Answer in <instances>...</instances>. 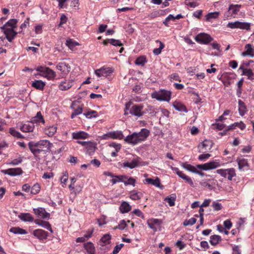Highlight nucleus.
Masks as SVG:
<instances>
[{
  "instance_id": "57",
  "label": "nucleus",
  "mask_w": 254,
  "mask_h": 254,
  "mask_svg": "<svg viewBox=\"0 0 254 254\" xmlns=\"http://www.w3.org/2000/svg\"><path fill=\"white\" fill-rule=\"evenodd\" d=\"M211 156L209 153L202 154L198 156V159L201 161H205Z\"/></svg>"
},
{
  "instance_id": "40",
  "label": "nucleus",
  "mask_w": 254,
  "mask_h": 254,
  "mask_svg": "<svg viewBox=\"0 0 254 254\" xmlns=\"http://www.w3.org/2000/svg\"><path fill=\"white\" fill-rule=\"evenodd\" d=\"M176 196L175 194H172L171 195L166 197L164 200L167 201L170 206H173L175 204V200Z\"/></svg>"
},
{
  "instance_id": "54",
  "label": "nucleus",
  "mask_w": 254,
  "mask_h": 254,
  "mask_svg": "<svg viewBox=\"0 0 254 254\" xmlns=\"http://www.w3.org/2000/svg\"><path fill=\"white\" fill-rule=\"evenodd\" d=\"M109 43L114 46H122L123 44L121 41L115 39H110Z\"/></svg>"
},
{
  "instance_id": "21",
  "label": "nucleus",
  "mask_w": 254,
  "mask_h": 254,
  "mask_svg": "<svg viewBox=\"0 0 254 254\" xmlns=\"http://www.w3.org/2000/svg\"><path fill=\"white\" fill-rule=\"evenodd\" d=\"M144 184H150L161 190L163 189V186L161 185L160 180L158 177H156L154 179L152 178H147L143 181Z\"/></svg>"
},
{
  "instance_id": "12",
  "label": "nucleus",
  "mask_w": 254,
  "mask_h": 254,
  "mask_svg": "<svg viewBox=\"0 0 254 254\" xmlns=\"http://www.w3.org/2000/svg\"><path fill=\"white\" fill-rule=\"evenodd\" d=\"M194 39L197 43L204 44H207L213 40V38L209 35L204 33L197 34Z\"/></svg>"
},
{
  "instance_id": "30",
  "label": "nucleus",
  "mask_w": 254,
  "mask_h": 254,
  "mask_svg": "<svg viewBox=\"0 0 254 254\" xmlns=\"http://www.w3.org/2000/svg\"><path fill=\"white\" fill-rule=\"evenodd\" d=\"M109 146L115 149L114 151L111 153V156L113 157H116L117 156V152H118L121 150V144L116 142H112L109 144Z\"/></svg>"
},
{
  "instance_id": "16",
  "label": "nucleus",
  "mask_w": 254,
  "mask_h": 254,
  "mask_svg": "<svg viewBox=\"0 0 254 254\" xmlns=\"http://www.w3.org/2000/svg\"><path fill=\"white\" fill-rule=\"evenodd\" d=\"M33 211L36 215L40 219H47L50 217V214L42 207L34 208Z\"/></svg>"
},
{
  "instance_id": "56",
  "label": "nucleus",
  "mask_w": 254,
  "mask_h": 254,
  "mask_svg": "<svg viewBox=\"0 0 254 254\" xmlns=\"http://www.w3.org/2000/svg\"><path fill=\"white\" fill-rule=\"evenodd\" d=\"M196 220L194 218H191L189 220H186L184 222V226L192 225L196 223Z\"/></svg>"
},
{
  "instance_id": "41",
  "label": "nucleus",
  "mask_w": 254,
  "mask_h": 254,
  "mask_svg": "<svg viewBox=\"0 0 254 254\" xmlns=\"http://www.w3.org/2000/svg\"><path fill=\"white\" fill-rule=\"evenodd\" d=\"M9 231L15 234H26L27 233L25 230L19 227H12Z\"/></svg>"
},
{
  "instance_id": "36",
  "label": "nucleus",
  "mask_w": 254,
  "mask_h": 254,
  "mask_svg": "<svg viewBox=\"0 0 254 254\" xmlns=\"http://www.w3.org/2000/svg\"><path fill=\"white\" fill-rule=\"evenodd\" d=\"M3 33L5 35L7 40L9 42H11L17 34V33L14 30L4 31V32Z\"/></svg>"
},
{
  "instance_id": "43",
  "label": "nucleus",
  "mask_w": 254,
  "mask_h": 254,
  "mask_svg": "<svg viewBox=\"0 0 254 254\" xmlns=\"http://www.w3.org/2000/svg\"><path fill=\"white\" fill-rule=\"evenodd\" d=\"M220 14L218 11L213 12H209L206 15V20L208 21H210L212 19L217 18Z\"/></svg>"
},
{
  "instance_id": "50",
  "label": "nucleus",
  "mask_w": 254,
  "mask_h": 254,
  "mask_svg": "<svg viewBox=\"0 0 254 254\" xmlns=\"http://www.w3.org/2000/svg\"><path fill=\"white\" fill-rule=\"evenodd\" d=\"M156 42H159L160 46L159 48L154 49L153 51V53L155 55L157 56L161 53L162 50L164 48V45L162 42L159 40H157Z\"/></svg>"
},
{
  "instance_id": "8",
  "label": "nucleus",
  "mask_w": 254,
  "mask_h": 254,
  "mask_svg": "<svg viewBox=\"0 0 254 254\" xmlns=\"http://www.w3.org/2000/svg\"><path fill=\"white\" fill-rule=\"evenodd\" d=\"M123 138L124 135L123 132L121 130L109 131L102 136V138L103 139H108L111 138L121 140L123 139Z\"/></svg>"
},
{
  "instance_id": "61",
  "label": "nucleus",
  "mask_w": 254,
  "mask_h": 254,
  "mask_svg": "<svg viewBox=\"0 0 254 254\" xmlns=\"http://www.w3.org/2000/svg\"><path fill=\"white\" fill-rule=\"evenodd\" d=\"M234 124L235 128L238 127L241 130H243L246 128V125L242 121L240 122H236Z\"/></svg>"
},
{
  "instance_id": "60",
  "label": "nucleus",
  "mask_w": 254,
  "mask_h": 254,
  "mask_svg": "<svg viewBox=\"0 0 254 254\" xmlns=\"http://www.w3.org/2000/svg\"><path fill=\"white\" fill-rule=\"evenodd\" d=\"M212 206L213 208L216 211L220 210L222 208L221 203L217 201H213L212 203Z\"/></svg>"
},
{
  "instance_id": "37",
  "label": "nucleus",
  "mask_w": 254,
  "mask_h": 254,
  "mask_svg": "<svg viewBox=\"0 0 254 254\" xmlns=\"http://www.w3.org/2000/svg\"><path fill=\"white\" fill-rule=\"evenodd\" d=\"M45 85V83L40 80H35L32 83V87L39 90H43Z\"/></svg>"
},
{
  "instance_id": "45",
  "label": "nucleus",
  "mask_w": 254,
  "mask_h": 254,
  "mask_svg": "<svg viewBox=\"0 0 254 254\" xmlns=\"http://www.w3.org/2000/svg\"><path fill=\"white\" fill-rule=\"evenodd\" d=\"M9 132L12 136L17 138H22L24 137L19 132L16 130L13 127L9 128Z\"/></svg>"
},
{
  "instance_id": "62",
  "label": "nucleus",
  "mask_w": 254,
  "mask_h": 254,
  "mask_svg": "<svg viewBox=\"0 0 254 254\" xmlns=\"http://www.w3.org/2000/svg\"><path fill=\"white\" fill-rule=\"evenodd\" d=\"M124 246V244H120L119 245H116L113 250V254H118L119 252V251L121 250V249Z\"/></svg>"
},
{
  "instance_id": "18",
  "label": "nucleus",
  "mask_w": 254,
  "mask_h": 254,
  "mask_svg": "<svg viewBox=\"0 0 254 254\" xmlns=\"http://www.w3.org/2000/svg\"><path fill=\"white\" fill-rule=\"evenodd\" d=\"M245 51L241 53V56L244 57H254V47L252 44H246L245 46Z\"/></svg>"
},
{
  "instance_id": "44",
  "label": "nucleus",
  "mask_w": 254,
  "mask_h": 254,
  "mask_svg": "<svg viewBox=\"0 0 254 254\" xmlns=\"http://www.w3.org/2000/svg\"><path fill=\"white\" fill-rule=\"evenodd\" d=\"M111 236L109 234L104 235L101 239L100 242L102 246H105L110 243Z\"/></svg>"
},
{
  "instance_id": "31",
  "label": "nucleus",
  "mask_w": 254,
  "mask_h": 254,
  "mask_svg": "<svg viewBox=\"0 0 254 254\" xmlns=\"http://www.w3.org/2000/svg\"><path fill=\"white\" fill-rule=\"evenodd\" d=\"M148 227L155 231H157L156 225H159V220L158 219L152 218L147 221Z\"/></svg>"
},
{
  "instance_id": "32",
  "label": "nucleus",
  "mask_w": 254,
  "mask_h": 254,
  "mask_svg": "<svg viewBox=\"0 0 254 254\" xmlns=\"http://www.w3.org/2000/svg\"><path fill=\"white\" fill-rule=\"evenodd\" d=\"M131 206L128 202L124 201L120 206V210L121 213H126L129 212L131 210Z\"/></svg>"
},
{
  "instance_id": "46",
  "label": "nucleus",
  "mask_w": 254,
  "mask_h": 254,
  "mask_svg": "<svg viewBox=\"0 0 254 254\" xmlns=\"http://www.w3.org/2000/svg\"><path fill=\"white\" fill-rule=\"evenodd\" d=\"M65 44L71 50H73L76 46L79 45L77 42L70 39L66 40Z\"/></svg>"
},
{
  "instance_id": "10",
  "label": "nucleus",
  "mask_w": 254,
  "mask_h": 254,
  "mask_svg": "<svg viewBox=\"0 0 254 254\" xmlns=\"http://www.w3.org/2000/svg\"><path fill=\"white\" fill-rule=\"evenodd\" d=\"M199 184L205 189L214 190L215 189V186L217 184V181L214 179H203L200 182Z\"/></svg>"
},
{
  "instance_id": "22",
  "label": "nucleus",
  "mask_w": 254,
  "mask_h": 254,
  "mask_svg": "<svg viewBox=\"0 0 254 254\" xmlns=\"http://www.w3.org/2000/svg\"><path fill=\"white\" fill-rule=\"evenodd\" d=\"M242 5L241 4H231L228 9V12L231 16L235 17V15L238 14L240 11Z\"/></svg>"
},
{
  "instance_id": "5",
  "label": "nucleus",
  "mask_w": 254,
  "mask_h": 254,
  "mask_svg": "<svg viewBox=\"0 0 254 254\" xmlns=\"http://www.w3.org/2000/svg\"><path fill=\"white\" fill-rule=\"evenodd\" d=\"M113 184H115L118 182L123 183L125 186L131 185L133 187L135 186L136 180L131 177H128L126 175L115 176L111 180Z\"/></svg>"
},
{
  "instance_id": "1",
  "label": "nucleus",
  "mask_w": 254,
  "mask_h": 254,
  "mask_svg": "<svg viewBox=\"0 0 254 254\" xmlns=\"http://www.w3.org/2000/svg\"><path fill=\"white\" fill-rule=\"evenodd\" d=\"M29 149L33 155L40 158L42 155L49 152L53 146L48 140H41L37 142H30L28 144Z\"/></svg>"
},
{
  "instance_id": "52",
  "label": "nucleus",
  "mask_w": 254,
  "mask_h": 254,
  "mask_svg": "<svg viewBox=\"0 0 254 254\" xmlns=\"http://www.w3.org/2000/svg\"><path fill=\"white\" fill-rule=\"evenodd\" d=\"M88 151L94 152L95 150V143L93 142L88 141V143L85 147Z\"/></svg>"
},
{
  "instance_id": "6",
  "label": "nucleus",
  "mask_w": 254,
  "mask_h": 254,
  "mask_svg": "<svg viewBox=\"0 0 254 254\" xmlns=\"http://www.w3.org/2000/svg\"><path fill=\"white\" fill-rule=\"evenodd\" d=\"M35 70L40 72L41 75L49 80H53L56 76V73L55 71L46 66H40L36 67Z\"/></svg>"
},
{
  "instance_id": "24",
  "label": "nucleus",
  "mask_w": 254,
  "mask_h": 254,
  "mask_svg": "<svg viewBox=\"0 0 254 254\" xmlns=\"http://www.w3.org/2000/svg\"><path fill=\"white\" fill-rule=\"evenodd\" d=\"M33 235L40 240H45L47 238L48 233L42 229H37L33 231Z\"/></svg>"
},
{
  "instance_id": "14",
  "label": "nucleus",
  "mask_w": 254,
  "mask_h": 254,
  "mask_svg": "<svg viewBox=\"0 0 254 254\" xmlns=\"http://www.w3.org/2000/svg\"><path fill=\"white\" fill-rule=\"evenodd\" d=\"M141 162V158L138 156L134 157L130 162H124L123 164L124 168H128L129 169H133L138 167Z\"/></svg>"
},
{
  "instance_id": "26",
  "label": "nucleus",
  "mask_w": 254,
  "mask_h": 254,
  "mask_svg": "<svg viewBox=\"0 0 254 254\" xmlns=\"http://www.w3.org/2000/svg\"><path fill=\"white\" fill-rule=\"evenodd\" d=\"M72 86V81L71 80H64L59 85L61 90L64 91L69 89Z\"/></svg>"
},
{
  "instance_id": "28",
  "label": "nucleus",
  "mask_w": 254,
  "mask_h": 254,
  "mask_svg": "<svg viewBox=\"0 0 254 254\" xmlns=\"http://www.w3.org/2000/svg\"><path fill=\"white\" fill-rule=\"evenodd\" d=\"M143 193L136 190H133L129 192V197L133 200L140 199L143 197Z\"/></svg>"
},
{
  "instance_id": "38",
  "label": "nucleus",
  "mask_w": 254,
  "mask_h": 254,
  "mask_svg": "<svg viewBox=\"0 0 254 254\" xmlns=\"http://www.w3.org/2000/svg\"><path fill=\"white\" fill-rule=\"evenodd\" d=\"M19 218L23 221L32 222L33 218L30 213H21L19 215Z\"/></svg>"
},
{
  "instance_id": "59",
  "label": "nucleus",
  "mask_w": 254,
  "mask_h": 254,
  "mask_svg": "<svg viewBox=\"0 0 254 254\" xmlns=\"http://www.w3.org/2000/svg\"><path fill=\"white\" fill-rule=\"evenodd\" d=\"M68 175L67 172H65L64 173L63 175L61 178V183L64 184V185H65L68 180Z\"/></svg>"
},
{
  "instance_id": "33",
  "label": "nucleus",
  "mask_w": 254,
  "mask_h": 254,
  "mask_svg": "<svg viewBox=\"0 0 254 254\" xmlns=\"http://www.w3.org/2000/svg\"><path fill=\"white\" fill-rule=\"evenodd\" d=\"M35 223L53 233V230L50 224L47 221L36 220Z\"/></svg>"
},
{
  "instance_id": "2",
  "label": "nucleus",
  "mask_w": 254,
  "mask_h": 254,
  "mask_svg": "<svg viewBox=\"0 0 254 254\" xmlns=\"http://www.w3.org/2000/svg\"><path fill=\"white\" fill-rule=\"evenodd\" d=\"M150 131L147 128H141L139 132H133L127 136L124 141L127 143L135 145L144 141L149 136Z\"/></svg>"
},
{
  "instance_id": "64",
  "label": "nucleus",
  "mask_w": 254,
  "mask_h": 254,
  "mask_svg": "<svg viewBox=\"0 0 254 254\" xmlns=\"http://www.w3.org/2000/svg\"><path fill=\"white\" fill-rule=\"evenodd\" d=\"M22 159L20 157L17 159H13L8 163V164L12 165H17L22 162Z\"/></svg>"
},
{
  "instance_id": "34",
  "label": "nucleus",
  "mask_w": 254,
  "mask_h": 254,
  "mask_svg": "<svg viewBox=\"0 0 254 254\" xmlns=\"http://www.w3.org/2000/svg\"><path fill=\"white\" fill-rule=\"evenodd\" d=\"M237 162L239 169L241 171H244L249 167L248 161L245 159H238Z\"/></svg>"
},
{
  "instance_id": "29",
  "label": "nucleus",
  "mask_w": 254,
  "mask_h": 254,
  "mask_svg": "<svg viewBox=\"0 0 254 254\" xmlns=\"http://www.w3.org/2000/svg\"><path fill=\"white\" fill-rule=\"evenodd\" d=\"M239 113L241 116H244L247 112V107L244 102L241 100H238Z\"/></svg>"
},
{
  "instance_id": "49",
  "label": "nucleus",
  "mask_w": 254,
  "mask_h": 254,
  "mask_svg": "<svg viewBox=\"0 0 254 254\" xmlns=\"http://www.w3.org/2000/svg\"><path fill=\"white\" fill-rule=\"evenodd\" d=\"M147 62L146 58L144 56H141L137 58L135 61V64L138 65H144Z\"/></svg>"
},
{
  "instance_id": "3",
  "label": "nucleus",
  "mask_w": 254,
  "mask_h": 254,
  "mask_svg": "<svg viewBox=\"0 0 254 254\" xmlns=\"http://www.w3.org/2000/svg\"><path fill=\"white\" fill-rule=\"evenodd\" d=\"M182 166L186 170L195 173L197 169L201 170H213L220 166V164L216 160L208 162L201 164H198L195 166H192L188 163H182Z\"/></svg>"
},
{
  "instance_id": "20",
  "label": "nucleus",
  "mask_w": 254,
  "mask_h": 254,
  "mask_svg": "<svg viewBox=\"0 0 254 254\" xmlns=\"http://www.w3.org/2000/svg\"><path fill=\"white\" fill-rule=\"evenodd\" d=\"M239 69L242 71V75L247 76L248 79L251 80L254 79V73L252 69L241 65Z\"/></svg>"
},
{
  "instance_id": "15",
  "label": "nucleus",
  "mask_w": 254,
  "mask_h": 254,
  "mask_svg": "<svg viewBox=\"0 0 254 254\" xmlns=\"http://www.w3.org/2000/svg\"><path fill=\"white\" fill-rule=\"evenodd\" d=\"M113 72V70L112 68L105 66L97 69L94 71L95 74L98 77H106L110 75Z\"/></svg>"
},
{
  "instance_id": "53",
  "label": "nucleus",
  "mask_w": 254,
  "mask_h": 254,
  "mask_svg": "<svg viewBox=\"0 0 254 254\" xmlns=\"http://www.w3.org/2000/svg\"><path fill=\"white\" fill-rule=\"evenodd\" d=\"M84 115L87 118H92L97 116V113L95 111H91L84 113Z\"/></svg>"
},
{
  "instance_id": "51",
  "label": "nucleus",
  "mask_w": 254,
  "mask_h": 254,
  "mask_svg": "<svg viewBox=\"0 0 254 254\" xmlns=\"http://www.w3.org/2000/svg\"><path fill=\"white\" fill-rule=\"evenodd\" d=\"M17 23V20L16 19H10L4 25V27L8 26L15 28Z\"/></svg>"
},
{
  "instance_id": "35",
  "label": "nucleus",
  "mask_w": 254,
  "mask_h": 254,
  "mask_svg": "<svg viewBox=\"0 0 254 254\" xmlns=\"http://www.w3.org/2000/svg\"><path fill=\"white\" fill-rule=\"evenodd\" d=\"M173 106L177 111L180 112H184L185 113L188 112V110L187 109L186 106L179 102L176 101L174 102L173 103Z\"/></svg>"
},
{
  "instance_id": "13",
  "label": "nucleus",
  "mask_w": 254,
  "mask_h": 254,
  "mask_svg": "<svg viewBox=\"0 0 254 254\" xmlns=\"http://www.w3.org/2000/svg\"><path fill=\"white\" fill-rule=\"evenodd\" d=\"M56 67L58 70L61 71V76L62 77L65 76L70 70V66L69 64L64 62L59 63Z\"/></svg>"
},
{
  "instance_id": "19",
  "label": "nucleus",
  "mask_w": 254,
  "mask_h": 254,
  "mask_svg": "<svg viewBox=\"0 0 254 254\" xmlns=\"http://www.w3.org/2000/svg\"><path fill=\"white\" fill-rule=\"evenodd\" d=\"M2 172L10 176H16L21 175L23 173V171L20 168H16L2 170Z\"/></svg>"
},
{
  "instance_id": "17",
  "label": "nucleus",
  "mask_w": 254,
  "mask_h": 254,
  "mask_svg": "<svg viewBox=\"0 0 254 254\" xmlns=\"http://www.w3.org/2000/svg\"><path fill=\"white\" fill-rule=\"evenodd\" d=\"M19 129L23 132H30L34 130L35 126L31 121L26 122L19 126Z\"/></svg>"
},
{
  "instance_id": "63",
  "label": "nucleus",
  "mask_w": 254,
  "mask_h": 254,
  "mask_svg": "<svg viewBox=\"0 0 254 254\" xmlns=\"http://www.w3.org/2000/svg\"><path fill=\"white\" fill-rule=\"evenodd\" d=\"M133 213L137 216L139 217L142 219H145L144 215L139 209H134L133 211Z\"/></svg>"
},
{
  "instance_id": "55",
  "label": "nucleus",
  "mask_w": 254,
  "mask_h": 254,
  "mask_svg": "<svg viewBox=\"0 0 254 254\" xmlns=\"http://www.w3.org/2000/svg\"><path fill=\"white\" fill-rule=\"evenodd\" d=\"M82 112V108L81 107H78L77 109H75L71 115V118L73 119L75 116L80 115Z\"/></svg>"
},
{
  "instance_id": "27",
  "label": "nucleus",
  "mask_w": 254,
  "mask_h": 254,
  "mask_svg": "<svg viewBox=\"0 0 254 254\" xmlns=\"http://www.w3.org/2000/svg\"><path fill=\"white\" fill-rule=\"evenodd\" d=\"M88 134L83 131H79L78 132H73L72 133V137L74 139H84L88 138Z\"/></svg>"
},
{
  "instance_id": "11",
  "label": "nucleus",
  "mask_w": 254,
  "mask_h": 254,
  "mask_svg": "<svg viewBox=\"0 0 254 254\" xmlns=\"http://www.w3.org/2000/svg\"><path fill=\"white\" fill-rule=\"evenodd\" d=\"M143 106L141 105H133L129 109V114L137 117L142 116L145 112L143 111Z\"/></svg>"
},
{
  "instance_id": "58",
  "label": "nucleus",
  "mask_w": 254,
  "mask_h": 254,
  "mask_svg": "<svg viewBox=\"0 0 254 254\" xmlns=\"http://www.w3.org/2000/svg\"><path fill=\"white\" fill-rule=\"evenodd\" d=\"M127 226L126 222L125 220H121L118 226L115 227V229H119L120 230H124Z\"/></svg>"
},
{
  "instance_id": "7",
  "label": "nucleus",
  "mask_w": 254,
  "mask_h": 254,
  "mask_svg": "<svg viewBox=\"0 0 254 254\" xmlns=\"http://www.w3.org/2000/svg\"><path fill=\"white\" fill-rule=\"evenodd\" d=\"M216 173L222 177L227 178L229 181H231L232 178L236 175L235 169L232 168L226 169H218L216 170Z\"/></svg>"
},
{
  "instance_id": "23",
  "label": "nucleus",
  "mask_w": 254,
  "mask_h": 254,
  "mask_svg": "<svg viewBox=\"0 0 254 254\" xmlns=\"http://www.w3.org/2000/svg\"><path fill=\"white\" fill-rule=\"evenodd\" d=\"M30 121L34 125L36 124L39 126L45 124V120L40 112H37L36 115L32 118Z\"/></svg>"
},
{
  "instance_id": "4",
  "label": "nucleus",
  "mask_w": 254,
  "mask_h": 254,
  "mask_svg": "<svg viewBox=\"0 0 254 254\" xmlns=\"http://www.w3.org/2000/svg\"><path fill=\"white\" fill-rule=\"evenodd\" d=\"M151 97L158 101L169 102L171 99V92L164 89H160L158 91L153 92Z\"/></svg>"
},
{
  "instance_id": "39",
  "label": "nucleus",
  "mask_w": 254,
  "mask_h": 254,
  "mask_svg": "<svg viewBox=\"0 0 254 254\" xmlns=\"http://www.w3.org/2000/svg\"><path fill=\"white\" fill-rule=\"evenodd\" d=\"M57 129V127L56 126H50V127L45 128V132L49 136H52L56 132Z\"/></svg>"
},
{
  "instance_id": "42",
  "label": "nucleus",
  "mask_w": 254,
  "mask_h": 254,
  "mask_svg": "<svg viewBox=\"0 0 254 254\" xmlns=\"http://www.w3.org/2000/svg\"><path fill=\"white\" fill-rule=\"evenodd\" d=\"M221 237L219 235H212L210 238L209 242L211 245L215 246L217 245L220 241H221Z\"/></svg>"
},
{
  "instance_id": "25",
  "label": "nucleus",
  "mask_w": 254,
  "mask_h": 254,
  "mask_svg": "<svg viewBox=\"0 0 254 254\" xmlns=\"http://www.w3.org/2000/svg\"><path fill=\"white\" fill-rule=\"evenodd\" d=\"M212 145L213 143L211 140L205 139L198 146L199 151L209 150L212 148Z\"/></svg>"
},
{
  "instance_id": "48",
  "label": "nucleus",
  "mask_w": 254,
  "mask_h": 254,
  "mask_svg": "<svg viewBox=\"0 0 254 254\" xmlns=\"http://www.w3.org/2000/svg\"><path fill=\"white\" fill-rule=\"evenodd\" d=\"M84 248L90 254H93L94 252V247L93 244L91 242H88L84 244Z\"/></svg>"
},
{
  "instance_id": "47",
  "label": "nucleus",
  "mask_w": 254,
  "mask_h": 254,
  "mask_svg": "<svg viewBox=\"0 0 254 254\" xmlns=\"http://www.w3.org/2000/svg\"><path fill=\"white\" fill-rule=\"evenodd\" d=\"M40 185L36 183L31 188L30 193L34 195L37 194L40 192Z\"/></svg>"
},
{
  "instance_id": "9",
  "label": "nucleus",
  "mask_w": 254,
  "mask_h": 254,
  "mask_svg": "<svg viewBox=\"0 0 254 254\" xmlns=\"http://www.w3.org/2000/svg\"><path fill=\"white\" fill-rule=\"evenodd\" d=\"M227 27L231 29L240 28L241 29L249 30L250 29V23L239 21L229 22L227 24Z\"/></svg>"
}]
</instances>
